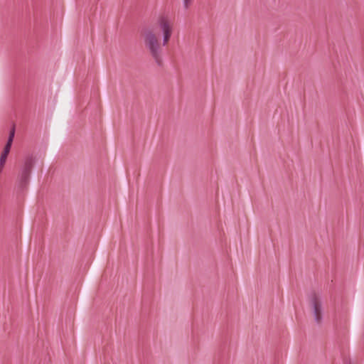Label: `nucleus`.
I'll use <instances>...</instances> for the list:
<instances>
[{
    "label": "nucleus",
    "mask_w": 364,
    "mask_h": 364,
    "mask_svg": "<svg viewBox=\"0 0 364 364\" xmlns=\"http://www.w3.org/2000/svg\"><path fill=\"white\" fill-rule=\"evenodd\" d=\"M36 163V157L33 154H28L25 156L18 171L16 183L19 192L27 190L30 175L32 168Z\"/></svg>",
    "instance_id": "nucleus-1"
},
{
    "label": "nucleus",
    "mask_w": 364,
    "mask_h": 364,
    "mask_svg": "<svg viewBox=\"0 0 364 364\" xmlns=\"http://www.w3.org/2000/svg\"><path fill=\"white\" fill-rule=\"evenodd\" d=\"M144 38L145 46L149 49L151 55L158 65L161 66L162 65L161 58V48L156 35L152 31L146 30L144 32Z\"/></svg>",
    "instance_id": "nucleus-2"
},
{
    "label": "nucleus",
    "mask_w": 364,
    "mask_h": 364,
    "mask_svg": "<svg viewBox=\"0 0 364 364\" xmlns=\"http://www.w3.org/2000/svg\"><path fill=\"white\" fill-rule=\"evenodd\" d=\"M309 301L313 315L314 316V320L318 324H320L323 318L322 306L321 301L316 291H313L309 294Z\"/></svg>",
    "instance_id": "nucleus-3"
},
{
    "label": "nucleus",
    "mask_w": 364,
    "mask_h": 364,
    "mask_svg": "<svg viewBox=\"0 0 364 364\" xmlns=\"http://www.w3.org/2000/svg\"><path fill=\"white\" fill-rule=\"evenodd\" d=\"M159 25L164 35L163 46H166L171 36L172 28L168 21L165 17H161L159 18Z\"/></svg>",
    "instance_id": "nucleus-4"
},
{
    "label": "nucleus",
    "mask_w": 364,
    "mask_h": 364,
    "mask_svg": "<svg viewBox=\"0 0 364 364\" xmlns=\"http://www.w3.org/2000/svg\"><path fill=\"white\" fill-rule=\"evenodd\" d=\"M16 127L14 124L10 129L7 141L4 147L3 151L10 153L11 148L15 136Z\"/></svg>",
    "instance_id": "nucleus-5"
},
{
    "label": "nucleus",
    "mask_w": 364,
    "mask_h": 364,
    "mask_svg": "<svg viewBox=\"0 0 364 364\" xmlns=\"http://www.w3.org/2000/svg\"><path fill=\"white\" fill-rule=\"evenodd\" d=\"M6 162V159L0 156V173H1Z\"/></svg>",
    "instance_id": "nucleus-6"
},
{
    "label": "nucleus",
    "mask_w": 364,
    "mask_h": 364,
    "mask_svg": "<svg viewBox=\"0 0 364 364\" xmlns=\"http://www.w3.org/2000/svg\"><path fill=\"white\" fill-rule=\"evenodd\" d=\"M193 0H183V5L185 9H188L189 6L191 4Z\"/></svg>",
    "instance_id": "nucleus-7"
},
{
    "label": "nucleus",
    "mask_w": 364,
    "mask_h": 364,
    "mask_svg": "<svg viewBox=\"0 0 364 364\" xmlns=\"http://www.w3.org/2000/svg\"><path fill=\"white\" fill-rule=\"evenodd\" d=\"M9 154V152H6V151H3L1 152V157H2V158H5V159H7V157H8Z\"/></svg>",
    "instance_id": "nucleus-8"
},
{
    "label": "nucleus",
    "mask_w": 364,
    "mask_h": 364,
    "mask_svg": "<svg viewBox=\"0 0 364 364\" xmlns=\"http://www.w3.org/2000/svg\"><path fill=\"white\" fill-rule=\"evenodd\" d=\"M345 364H351V362H350V360H349L348 362H346Z\"/></svg>",
    "instance_id": "nucleus-9"
}]
</instances>
